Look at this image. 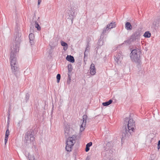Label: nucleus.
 I'll return each mask as SVG.
<instances>
[{"label":"nucleus","instance_id":"nucleus-36","mask_svg":"<svg viewBox=\"0 0 160 160\" xmlns=\"http://www.w3.org/2000/svg\"><path fill=\"white\" fill-rule=\"evenodd\" d=\"M30 40V43L31 45H33L34 43V42L33 41L34 40L29 39Z\"/></svg>","mask_w":160,"mask_h":160},{"label":"nucleus","instance_id":"nucleus-37","mask_svg":"<svg viewBox=\"0 0 160 160\" xmlns=\"http://www.w3.org/2000/svg\"><path fill=\"white\" fill-rule=\"evenodd\" d=\"M160 148V140L158 141V149H159Z\"/></svg>","mask_w":160,"mask_h":160},{"label":"nucleus","instance_id":"nucleus-17","mask_svg":"<svg viewBox=\"0 0 160 160\" xmlns=\"http://www.w3.org/2000/svg\"><path fill=\"white\" fill-rule=\"evenodd\" d=\"M92 145V142H90L88 143H87L86 146V148L85 149V151L86 152H88L90 149V147H91Z\"/></svg>","mask_w":160,"mask_h":160},{"label":"nucleus","instance_id":"nucleus-21","mask_svg":"<svg viewBox=\"0 0 160 160\" xmlns=\"http://www.w3.org/2000/svg\"><path fill=\"white\" fill-rule=\"evenodd\" d=\"M68 74H71V72L72 70V66L71 64L68 65Z\"/></svg>","mask_w":160,"mask_h":160},{"label":"nucleus","instance_id":"nucleus-4","mask_svg":"<svg viewBox=\"0 0 160 160\" xmlns=\"http://www.w3.org/2000/svg\"><path fill=\"white\" fill-rule=\"evenodd\" d=\"M77 7L73 6L68 7L66 10V17L68 19L71 20L72 23H73V19L77 14Z\"/></svg>","mask_w":160,"mask_h":160},{"label":"nucleus","instance_id":"nucleus-47","mask_svg":"<svg viewBox=\"0 0 160 160\" xmlns=\"http://www.w3.org/2000/svg\"><path fill=\"white\" fill-rule=\"evenodd\" d=\"M103 152L102 153V154H103Z\"/></svg>","mask_w":160,"mask_h":160},{"label":"nucleus","instance_id":"nucleus-40","mask_svg":"<svg viewBox=\"0 0 160 160\" xmlns=\"http://www.w3.org/2000/svg\"><path fill=\"white\" fill-rule=\"evenodd\" d=\"M88 44H87V47H86V50H85V51H86V52H87V51L88 50Z\"/></svg>","mask_w":160,"mask_h":160},{"label":"nucleus","instance_id":"nucleus-11","mask_svg":"<svg viewBox=\"0 0 160 160\" xmlns=\"http://www.w3.org/2000/svg\"><path fill=\"white\" fill-rule=\"evenodd\" d=\"M66 60L72 63H73L75 61V60L73 56L71 55H68L66 58Z\"/></svg>","mask_w":160,"mask_h":160},{"label":"nucleus","instance_id":"nucleus-19","mask_svg":"<svg viewBox=\"0 0 160 160\" xmlns=\"http://www.w3.org/2000/svg\"><path fill=\"white\" fill-rule=\"evenodd\" d=\"M151 34L150 32L148 31L145 32L143 35L144 37L146 38H149L151 37Z\"/></svg>","mask_w":160,"mask_h":160},{"label":"nucleus","instance_id":"nucleus-12","mask_svg":"<svg viewBox=\"0 0 160 160\" xmlns=\"http://www.w3.org/2000/svg\"><path fill=\"white\" fill-rule=\"evenodd\" d=\"M109 26V25H107L106 27L104 28L101 34V36L103 35L104 34H105L106 33L108 32V31L110 29V28H108Z\"/></svg>","mask_w":160,"mask_h":160},{"label":"nucleus","instance_id":"nucleus-25","mask_svg":"<svg viewBox=\"0 0 160 160\" xmlns=\"http://www.w3.org/2000/svg\"><path fill=\"white\" fill-rule=\"evenodd\" d=\"M96 69L92 68L90 70V72L92 75H94L96 73Z\"/></svg>","mask_w":160,"mask_h":160},{"label":"nucleus","instance_id":"nucleus-30","mask_svg":"<svg viewBox=\"0 0 160 160\" xmlns=\"http://www.w3.org/2000/svg\"><path fill=\"white\" fill-rule=\"evenodd\" d=\"M29 94L28 93H27L25 97V99L26 102H27V101L29 100Z\"/></svg>","mask_w":160,"mask_h":160},{"label":"nucleus","instance_id":"nucleus-1","mask_svg":"<svg viewBox=\"0 0 160 160\" xmlns=\"http://www.w3.org/2000/svg\"><path fill=\"white\" fill-rule=\"evenodd\" d=\"M21 33L16 34L15 40L12 43V45L11 47L10 51V64L12 72L16 76L17 72L19 70L17 62L16 57V54L18 52L19 46L21 41Z\"/></svg>","mask_w":160,"mask_h":160},{"label":"nucleus","instance_id":"nucleus-34","mask_svg":"<svg viewBox=\"0 0 160 160\" xmlns=\"http://www.w3.org/2000/svg\"><path fill=\"white\" fill-rule=\"evenodd\" d=\"M84 127H85L84 126H82V125H81V127L80 128V132H81L84 130L85 128Z\"/></svg>","mask_w":160,"mask_h":160},{"label":"nucleus","instance_id":"nucleus-3","mask_svg":"<svg viewBox=\"0 0 160 160\" xmlns=\"http://www.w3.org/2000/svg\"><path fill=\"white\" fill-rule=\"evenodd\" d=\"M141 54V52L140 51L137 50L136 49L132 50L130 54L132 60L137 64V66L138 68L140 67L141 62L140 57Z\"/></svg>","mask_w":160,"mask_h":160},{"label":"nucleus","instance_id":"nucleus-6","mask_svg":"<svg viewBox=\"0 0 160 160\" xmlns=\"http://www.w3.org/2000/svg\"><path fill=\"white\" fill-rule=\"evenodd\" d=\"M34 131L32 129H31L25 133V136L24 142L29 143L31 141L33 142L34 140L33 135Z\"/></svg>","mask_w":160,"mask_h":160},{"label":"nucleus","instance_id":"nucleus-27","mask_svg":"<svg viewBox=\"0 0 160 160\" xmlns=\"http://www.w3.org/2000/svg\"><path fill=\"white\" fill-rule=\"evenodd\" d=\"M28 158L29 160H37L35 159L33 155H28Z\"/></svg>","mask_w":160,"mask_h":160},{"label":"nucleus","instance_id":"nucleus-41","mask_svg":"<svg viewBox=\"0 0 160 160\" xmlns=\"http://www.w3.org/2000/svg\"><path fill=\"white\" fill-rule=\"evenodd\" d=\"M128 118V119L129 120V119H132V116H131V115H130H130H129V118Z\"/></svg>","mask_w":160,"mask_h":160},{"label":"nucleus","instance_id":"nucleus-9","mask_svg":"<svg viewBox=\"0 0 160 160\" xmlns=\"http://www.w3.org/2000/svg\"><path fill=\"white\" fill-rule=\"evenodd\" d=\"M70 128L69 125L67 124L65 125L64 131L65 135L66 138L69 137L70 135Z\"/></svg>","mask_w":160,"mask_h":160},{"label":"nucleus","instance_id":"nucleus-16","mask_svg":"<svg viewBox=\"0 0 160 160\" xmlns=\"http://www.w3.org/2000/svg\"><path fill=\"white\" fill-rule=\"evenodd\" d=\"M112 102V99H110L108 101L105 102H103L102 103V105L104 106H107L110 105Z\"/></svg>","mask_w":160,"mask_h":160},{"label":"nucleus","instance_id":"nucleus-43","mask_svg":"<svg viewBox=\"0 0 160 160\" xmlns=\"http://www.w3.org/2000/svg\"><path fill=\"white\" fill-rule=\"evenodd\" d=\"M41 2V0H38V4L39 5L40 4V3Z\"/></svg>","mask_w":160,"mask_h":160},{"label":"nucleus","instance_id":"nucleus-13","mask_svg":"<svg viewBox=\"0 0 160 160\" xmlns=\"http://www.w3.org/2000/svg\"><path fill=\"white\" fill-rule=\"evenodd\" d=\"M125 27L127 30H131L132 29V27L130 23L129 22H126L125 24Z\"/></svg>","mask_w":160,"mask_h":160},{"label":"nucleus","instance_id":"nucleus-5","mask_svg":"<svg viewBox=\"0 0 160 160\" xmlns=\"http://www.w3.org/2000/svg\"><path fill=\"white\" fill-rule=\"evenodd\" d=\"M67 138L66 149L68 152H70L73 146L76 142L77 136L76 135H73L72 137L69 136Z\"/></svg>","mask_w":160,"mask_h":160},{"label":"nucleus","instance_id":"nucleus-33","mask_svg":"<svg viewBox=\"0 0 160 160\" xmlns=\"http://www.w3.org/2000/svg\"><path fill=\"white\" fill-rule=\"evenodd\" d=\"M50 47L51 49H52L56 46V44H50Z\"/></svg>","mask_w":160,"mask_h":160},{"label":"nucleus","instance_id":"nucleus-46","mask_svg":"<svg viewBox=\"0 0 160 160\" xmlns=\"http://www.w3.org/2000/svg\"><path fill=\"white\" fill-rule=\"evenodd\" d=\"M109 160H115V159L113 160L112 159H111Z\"/></svg>","mask_w":160,"mask_h":160},{"label":"nucleus","instance_id":"nucleus-8","mask_svg":"<svg viewBox=\"0 0 160 160\" xmlns=\"http://www.w3.org/2000/svg\"><path fill=\"white\" fill-rule=\"evenodd\" d=\"M160 23V15L159 16H158L157 18L154 20L152 26V28H153L154 29L153 31H156L157 29L158 28L159 24Z\"/></svg>","mask_w":160,"mask_h":160},{"label":"nucleus","instance_id":"nucleus-28","mask_svg":"<svg viewBox=\"0 0 160 160\" xmlns=\"http://www.w3.org/2000/svg\"><path fill=\"white\" fill-rule=\"evenodd\" d=\"M57 80V82L58 83H59L60 82V80L61 78V75L59 74H58L56 77Z\"/></svg>","mask_w":160,"mask_h":160},{"label":"nucleus","instance_id":"nucleus-22","mask_svg":"<svg viewBox=\"0 0 160 160\" xmlns=\"http://www.w3.org/2000/svg\"><path fill=\"white\" fill-rule=\"evenodd\" d=\"M132 39H131V37H130V38L129 39L124 41V42L125 43H127L129 44H130L132 42H134L133 41H132Z\"/></svg>","mask_w":160,"mask_h":160},{"label":"nucleus","instance_id":"nucleus-20","mask_svg":"<svg viewBox=\"0 0 160 160\" xmlns=\"http://www.w3.org/2000/svg\"><path fill=\"white\" fill-rule=\"evenodd\" d=\"M35 26L37 30L39 31L41 30V27L39 26L38 23L37 21H35Z\"/></svg>","mask_w":160,"mask_h":160},{"label":"nucleus","instance_id":"nucleus-44","mask_svg":"<svg viewBox=\"0 0 160 160\" xmlns=\"http://www.w3.org/2000/svg\"><path fill=\"white\" fill-rule=\"evenodd\" d=\"M39 17H38V19H37V21H38V22H39L40 21V19H39Z\"/></svg>","mask_w":160,"mask_h":160},{"label":"nucleus","instance_id":"nucleus-2","mask_svg":"<svg viewBox=\"0 0 160 160\" xmlns=\"http://www.w3.org/2000/svg\"><path fill=\"white\" fill-rule=\"evenodd\" d=\"M124 124H127V127L126 126H123L121 140H124L128 138L130 135L135 132L136 129L135 122L133 119H129L128 118L124 119Z\"/></svg>","mask_w":160,"mask_h":160},{"label":"nucleus","instance_id":"nucleus-7","mask_svg":"<svg viewBox=\"0 0 160 160\" xmlns=\"http://www.w3.org/2000/svg\"><path fill=\"white\" fill-rule=\"evenodd\" d=\"M142 34L141 29L140 28L138 29L131 36V39L134 41L136 40L140 39Z\"/></svg>","mask_w":160,"mask_h":160},{"label":"nucleus","instance_id":"nucleus-26","mask_svg":"<svg viewBox=\"0 0 160 160\" xmlns=\"http://www.w3.org/2000/svg\"><path fill=\"white\" fill-rule=\"evenodd\" d=\"M29 39L34 40V36L33 34L31 33L29 34Z\"/></svg>","mask_w":160,"mask_h":160},{"label":"nucleus","instance_id":"nucleus-42","mask_svg":"<svg viewBox=\"0 0 160 160\" xmlns=\"http://www.w3.org/2000/svg\"><path fill=\"white\" fill-rule=\"evenodd\" d=\"M36 17V15L35 13H34L33 17V19H34V18H35Z\"/></svg>","mask_w":160,"mask_h":160},{"label":"nucleus","instance_id":"nucleus-15","mask_svg":"<svg viewBox=\"0 0 160 160\" xmlns=\"http://www.w3.org/2000/svg\"><path fill=\"white\" fill-rule=\"evenodd\" d=\"M83 122L82 124V126H84V127L85 126L86 123V120L87 118V115H83Z\"/></svg>","mask_w":160,"mask_h":160},{"label":"nucleus","instance_id":"nucleus-18","mask_svg":"<svg viewBox=\"0 0 160 160\" xmlns=\"http://www.w3.org/2000/svg\"><path fill=\"white\" fill-rule=\"evenodd\" d=\"M108 25H109L108 28H110V29H112L113 28H114L116 27V24L115 22H111Z\"/></svg>","mask_w":160,"mask_h":160},{"label":"nucleus","instance_id":"nucleus-45","mask_svg":"<svg viewBox=\"0 0 160 160\" xmlns=\"http://www.w3.org/2000/svg\"><path fill=\"white\" fill-rule=\"evenodd\" d=\"M86 160H89L88 159V158H87L86 159Z\"/></svg>","mask_w":160,"mask_h":160},{"label":"nucleus","instance_id":"nucleus-24","mask_svg":"<svg viewBox=\"0 0 160 160\" xmlns=\"http://www.w3.org/2000/svg\"><path fill=\"white\" fill-rule=\"evenodd\" d=\"M71 74H68V78L67 79V83L68 84H69L71 81Z\"/></svg>","mask_w":160,"mask_h":160},{"label":"nucleus","instance_id":"nucleus-31","mask_svg":"<svg viewBox=\"0 0 160 160\" xmlns=\"http://www.w3.org/2000/svg\"><path fill=\"white\" fill-rule=\"evenodd\" d=\"M9 131L8 128H7V130L6 132L5 137H8V136L9 134Z\"/></svg>","mask_w":160,"mask_h":160},{"label":"nucleus","instance_id":"nucleus-29","mask_svg":"<svg viewBox=\"0 0 160 160\" xmlns=\"http://www.w3.org/2000/svg\"><path fill=\"white\" fill-rule=\"evenodd\" d=\"M88 53L86 52V51H85L84 53V60L85 61V60H86V61L87 60V59L88 58Z\"/></svg>","mask_w":160,"mask_h":160},{"label":"nucleus","instance_id":"nucleus-14","mask_svg":"<svg viewBox=\"0 0 160 160\" xmlns=\"http://www.w3.org/2000/svg\"><path fill=\"white\" fill-rule=\"evenodd\" d=\"M61 44L62 46L64 47L63 49L64 50L66 51L68 48V46L67 43L62 41H61Z\"/></svg>","mask_w":160,"mask_h":160},{"label":"nucleus","instance_id":"nucleus-39","mask_svg":"<svg viewBox=\"0 0 160 160\" xmlns=\"http://www.w3.org/2000/svg\"><path fill=\"white\" fill-rule=\"evenodd\" d=\"M8 121H7V123H8V125L9 124V113H8Z\"/></svg>","mask_w":160,"mask_h":160},{"label":"nucleus","instance_id":"nucleus-10","mask_svg":"<svg viewBox=\"0 0 160 160\" xmlns=\"http://www.w3.org/2000/svg\"><path fill=\"white\" fill-rule=\"evenodd\" d=\"M111 144L110 142H108V143L104 146L103 147V152H105L109 151L110 152L111 151Z\"/></svg>","mask_w":160,"mask_h":160},{"label":"nucleus","instance_id":"nucleus-38","mask_svg":"<svg viewBox=\"0 0 160 160\" xmlns=\"http://www.w3.org/2000/svg\"><path fill=\"white\" fill-rule=\"evenodd\" d=\"M8 137H5V139H4V142H5V144H6V143H7V142L8 141Z\"/></svg>","mask_w":160,"mask_h":160},{"label":"nucleus","instance_id":"nucleus-23","mask_svg":"<svg viewBox=\"0 0 160 160\" xmlns=\"http://www.w3.org/2000/svg\"><path fill=\"white\" fill-rule=\"evenodd\" d=\"M121 58H120L119 56L118 55V56L117 55L115 57V58H114V59L115 61L117 62H118L119 61L121 62Z\"/></svg>","mask_w":160,"mask_h":160},{"label":"nucleus","instance_id":"nucleus-32","mask_svg":"<svg viewBox=\"0 0 160 160\" xmlns=\"http://www.w3.org/2000/svg\"><path fill=\"white\" fill-rule=\"evenodd\" d=\"M98 43L99 46H101L102 45L103 41L101 39H99Z\"/></svg>","mask_w":160,"mask_h":160},{"label":"nucleus","instance_id":"nucleus-35","mask_svg":"<svg viewBox=\"0 0 160 160\" xmlns=\"http://www.w3.org/2000/svg\"><path fill=\"white\" fill-rule=\"evenodd\" d=\"M92 68H95L94 64L93 63H92L91 64L90 68V69H91Z\"/></svg>","mask_w":160,"mask_h":160}]
</instances>
